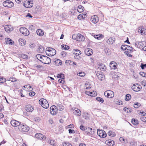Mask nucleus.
Segmentation results:
<instances>
[{
  "instance_id": "f8f14e48",
  "label": "nucleus",
  "mask_w": 146,
  "mask_h": 146,
  "mask_svg": "<svg viewBox=\"0 0 146 146\" xmlns=\"http://www.w3.org/2000/svg\"><path fill=\"white\" fill-rule=\"evenodd\" d=\"M35 137L37 139H38L40 140H45L46 139L45 136L43 134L40 133H36L35 135Z\"/></svg>"
},
{
  "instance_id": "a18cd8bd",
  "label": "nucleus",
  "mask_w": 146,
  "mask_h": 146,
  "mask_svg": "<svg viewBox=\"0 0 146 146\" xmlns=\"http://www.w3.org/2000/svg\"><path fill=\"white\" fill-rule=\"evenodd\" d=\"M9 80L11 82H15L17 80V79L13 77H11L9 78Z\"/></svg>"
},
{
  "instance_id": "f03ea898",
  "label": "nucleus",
  "mask_w": 146,
  "mask_h": 146,
  "mask_svg": "<svg viewBox=\"0 0 146 146\" xmlns=\"http://www.w3.org/2000/svg\"><path fill=\"white\" fill-rule=\"evenodd\" d=\"M39 102L42 106L44 108L47 109L49 107L48 102L44 99H40L39 101Z\"/></svg>"
},
{
  "instance_id": "393cba45",
  "label": "nucleus",
  "mask_w": 146,
  "mask_h": 146,
  "mask_svg": "<svg viewBox=\"0 0 146 146\" xmlns=\"http://www.w3.org/2000/svg\"><path fill=\"white\" fill-rule=\"evenodd\" d=\"M5 40L6 42V44L11 45L13 44V41L9 38H6Z\"/></svg>"
},
{
  "instance_id": "8fccbe9b",
  "label": "nucleus",
  "mask_w": 146,
  "mask_h": 146,
  "mask_svg": "<svg viewBox=\"0 0 146 146\" xmlns=\"http://www.w3.org/2000/svg\"><path fill=\"white\" fill-rule=\"evenodd\" d=\"M52 49H53L52 48H48L46 49V54H47V53L48 52H50Z\"/></svg>"
},
{
  "instance_id": "bf43d9fd",
  "label": "nucleus",
  "mask_w": 146,
  "mask_h": 146,
  "mask_svg": "<svg viewBox=\"0 0 146 146\" xmlns=\"http://www.w3.org/2000/svg\"><path fill=\"white\" fill-rule=\"evenodd\" d=\"M141 120L143 122L146 121V117L142 116L140 117Z\"/></svg>"
},
{
  "instance_id": "c03bdc74",
  "label": "nucleus",
  "mask_w": 146,
  "mask_h": 146,
  "mask_svg": "<svg viewBox=\"0 0 146 146\" xmlns=\"http://www.w3.org/2000/svg\"><path fill=\"white\" fill-rule=\"evenodd\" d=\"M131 98V95L129 94H128L126 95V98L125 100L127 101H129Z\"/></svg>"
},
{
  "instance_id": "37998d69",
  "label": "nucleus",
  "mask_w": 146,
  "mask_h": 146,
  "mask_svg": "<svg viewBox=\"0 0 146 146\" xmlns=\"http://www.w3.org/2000/svg\"><path fill=\"white\" fill-rule=\"evenodd\" d=\"M57 77L58 78L64 79V75L63 74H58L57 76Z\"/></svg>"
},
{
  "instance_id": "a19ab883",
  "label": "nucleus",
  "mask_w": 146,
  "mask_h": 146,
  "mask_svg": "<svg viewBox=\"0 0 146 146\" xmlns=\"http://www.w3.org/2000/svg\"><path fill=\"white\" fill-rule=\"evenodd\" d=\"M6 79L3 78V77H2L0 76V83H3L4 82H5L6 81Z\"/></svg>"
},
{
  "instance_id": "bb28decb",
  "label": "nucleus",
  "mask_w": 146,
  "mask_h": 146,
  "mask_svg": "<svg viewBox=\"0 0 146 146\" xmlns=\"http://www.w3.org/2000/svg\"><path fill=\"white\" fill-rule=\"evenodd\" d=\"M135 45L136 47L140 48H142L143 45V43L141 42H137L135 43Z\"/></svg>"
},
{
  "instance_id": "39448f33",
  "label": "nucleus",
  "mask_w": 146,
  "mask_h": 146,
  "mask_svg": "<svg viewBox=\"0 0 146 146\" xmlns=\"http://www.w3.org/2000/svg\"><path fill=\"white\" fill-rule=\"evenodd\" d=\"M73 52V53L76 55V56H74V58L75 59H77L78 60H79L81 58V57L80 56H78L81 54V52L80 50L77 49H74Z\"/></svg>"
},
{
  "instance_id": "423d86ee",
  "label": "nucleus",
  "mask_w": 146,
  "mask_h": 146,
  "mask_svg": "<svg viewBox=\"0 0 146 146\" xmlns=\"http://www.w3.org/2000/svg\"><path fill=\"white\" fill-rule=\"evenodd\" d=\"M19 31L21 33L25 36L28 35L29 34V31L24 27L20 28Z\"/></svg>"
},
{
  "instance_id": "69168bd1",
  "label": "nucleus",
  "mask_w": 146,
  "mask_h": 146,
  "mask_svg": "<svg viewBox=\"0 0 146 146\" xmlns=\"http://www.w3.org/2000/svg\"><path fill=\"white\" fill-rule=\"evenodd\" d=\"M80 129L82 131H84L85 129V127L83 125H81L80 126Z\"/></svg>"
},
{
  "instance_id": "4c0bfd02",
  "label": "nucleus",
  "mask_w": 146,
  "mask_h": 146,
  "mask_svg": "<svg viewBox=\"0 0 146 146\" xmlns=\"http://www.w3.org/2000/svg\"><path fill=\"white\" fill-rule=\"evenodd\" d=\"M57 109H58L60 111H62L64 109V107L62 105H59L57 106Z\"/></svg>"
},
{
  "instance_id": "5fc2aeb1",
  "label": "nucleus",
  "mask_w": 146,
  "mask_h": 146,
  "mask_svg": "<svg viewBox=\"0 0 146 146\" xmlns=\"http://www.w3.org/2000/svg\"><path fill=\"white\" fill-rule=\"evenodd\" d=\"M73 62V61H71L69 60H67L65 62L66 64H68L70 65H72V63Z\"/></svg>"
},
{
  "instance_id": "680f3d73",
  "label": "nucleus",
  "mask_w": 146,
  "mask_h": 146,
  "mask_svg": "<svg viewBox=\"0 0 146 146\" xmlns=\"http://www.w3.org/2000/svg\"><path fill=\"white\" fill-rule=\"evenodd\" d=\"M88 113H84V117L85 119H88Z\"/></svg>"
},
{
  "instance_id": "c85d7f7f",
  "label": "nucleus",
  "mask_w": 146,
  "mask_h": 146,
  "mask_svg": "<svg viewBox=\"0 0 146 146\" xmlns=\"http://www.w3.org/2000/svg\"><path fill=\"white\" fill-rule=\"evenodd\" d=\"M7 3L8 4H9L10 3L11 4V6L12 5H13V3L11 1L9 0H7L3 2V5L5 7H8V5H5Z\"/></svg>"
},
{
  "instance_id": "412c9836",
  "label": "nucleus",
  "mask_w": 146,
  "mask_h": 146,
  "mask_svg": "<svg viewBox=\"0 0 146 146\" xmlns=\"http://www.w3.org/2000/svg\"><path fill=\"white\" fill-rule=\"evenodd\" d=\"M86 132L87 134L89 135H92L94 133V131L92 130V128L88 127L86 129Z\"/></svg>"
},
{
  "instance_id": "6e6552de",
  "label": "nucleus",
  "mask_w": 146,
  "mask_h": 146,
  "mask_svg": "<svg viewBox=\"0 0 146 146\" xmlns=\"http://www.w3.org/2000/svg\"><path fill=\"white\" fill-rule=\"evenodd\" d=\"M23 6L26 8H30L33 6V2L32 1H25L23 3Z\"/></svg>"
},
{
  "instance_id": "13d9d810",
  "label": "nucleus",
  "mask_w": 146,
  "mask_h": 146,
  "mask_svg": "<svg viewBox=\"0 0 146 146\" xmlns=\"http://www.w3.org/2000/svg\"><path fill=\"white\" fill-rule=\"evenodd\" d=\"M49 143L51 145H54L55 144V142L53 140H51L48 141Z\"/></svg>"
},
{
  "instance_id": "7ed1b4c3",
  "label": "nucleus",
  "mask_w": 146,
  "mask_h": 146,
  "mask_svg": "<svg viewBox=\"0 0 146 146\" xmlns=\"http://www.w3.org/2000/svg\"><path fill=\"white\" fill-rule=\"evenodd\" d=\"M73 39L79 41H84V37L82 35L78 33L76 35H72Z\"/></svg>"
},
{
  "instance_id": "6ab92c4d",
  "label": "nucleus",
  "mask_w": 146,
  "mask_h": 146,
  "mask_svg": "<svg viewBox=\"0 0 146 146\" xmlns=\"http://www.w3.org/2000/svg\"><path fill=\"white\" fill-rule=\"evenodd\" d=\"M110 66L112 69H116L117 68V64L115 62L112 61L110 63Z\"/></svg>"
},
{
  "instance_id": "7c9ffc66",
  "label": "nucleus",
  "mask_w": 146,
  "mask_h": 146,
  "mask_svg": "<svg viewBox=\"0 0 146 146\" xmlns=\"http://www.w3.org/2000/svg\"><path fill=\"white\" fill-rule=\"evenodd\" d=\"M37 34L40 36H42L44 35V33L43 31L40 29L37 30L36 31Z\"/></svg>"
},
{
  "instance_id": "338daca9",
  "label": "nucleus",
  "mask_w": 146,
  "mask_h": 146,
  "mask_svg": "<svg viewBox=\"0 0 146 146\" xmlns=\"http://www.w3.org/2000/svg\"><path fill=\"white\" fill-rule=\"evenodd\" d=\"M35 93L33 92H31L29 93V94L31 96H34L35 94Z\"/></svg>"
},
{
  "instance_id": "6e6d98bb",
  "label": "nucleus",
  "mask_w": 146,
  "mask_h": 146,
  "mask_svg": "<svg viewBox=\"0 0 146 146\" xmlns=\"http://www.w3.org/2000/svg\"><path fill=\"white\" fill-rule=\"evenodd\" d=\"M21 57L22 58L25 59H27L28 58V56L27 55L25 54H23L22 55Z\"/></svg>"
},
{
  "instance_id": "2f4dec72",
  "label": "nucleus",
  "mask_w": 146,
  "mask_h": 146,
  "mask_svg": "<svg viewBox=\"0 0 146 146\" xmlns=\"http://www.w3.org/2000/svg\"><path fill=\"white\" fill-rule=\"evenodd\" d=\"M44 56V55H42L40 54H37L36 55V58L42 62V60L43 57Z\"/></svg>"
},
{
  "instance_id": "9d476101",
  "label": "nucleus",
  "mask_w": 146,
  "mask_h": 146,
  "mask_svg": "<svg viewBox=\"0 0 146 146\" xmlns=\"http://www.w3.org/2000/svg\"><path fill=\"white\" fill-rule=\"evenodd\" d=\"M42 61V63L45 64H48L51 62V61L50 59L46 56H43Z\"/></svg>"
},
{
  "instance_id": "4d7b16f0",
  "label": "nucleus",
  "mask_w": 146,
  "mask_h": 146,
  "mask_svg": "<svg viewBox=\"0 0 146 146\" xmlns=\"http://www.w3.org/2000/svg\"><path fill=\"white\" fill-rule=\"evenodd\" d=\"M84 7H83V8H77V11L80 13L83 12L84 11Z\"/></svg>"
},
{
  "instance_id": "58836bf2",
  "label": "nucleus",
  "mask_w": 146,
  "mask_h": 146,
  "mask_svg": "<svg viewBox=\"0 0 146 146\" xmlns=\"http://www.w3.org/2000/svg\"><path fill=\"white\" fill-rule=\"evenodd\" d=\"M61 47L63 49H64L65 50H68L69 48V46L67 45H61Z\"/></svg>"
},
{
  "instance_id": "603ef678",
  "label": "nucleus",
  "mask_w": 146,
  "mask_h": 146,
  "mask_svg": "<svg viewBox=\"0 0 146 146\" xmlns=\"http://www.w3.org/2000/svg\"><path fill=\"white\" fill-rule=\"evenodd\" d=\"M123 110L124 111H126L127 113H129L131 112V109L130 110V109L128 108H125L123 109Z\"/></svg>"
},
{
  "instance_id": "a211bd4d",
  "label": "nucleus",
  "mask_w": 146,
  "mask_h": 146,
  "mask_svg": "<svg viewBox=\"0 0 146 146\" xmlns=\"http://www.w3.org/2000/svg\"><path fill=\"white\" fill-rule=\"evenodd\" d=\"M106 143L110 146H113L115 144L114 141L111 139H108L106 141Z\"/></svg>"
},
{
  "instance_id": "de8ad7c7",
  "label": "nucleus",
  "mask_w": 146,
  "mask_h": 146,
  "mask_svg": "<svg viewBox=\"0 0 146 146\" xmlns=\"http://www.w3.org/2000/svg\"><path fill=\"white\" fill-rule=\"evenodd\" d=\"M99 80H100L102 81L103 80V78L104 77V75L102 74H100L97 77Z\"/></svg>"
},
{
  "instance_id": "dca6fc26",
  "label": "nucleus",
  "mask_w": 146,
  "mask_h": 146,
  "mask_svg": "<svg viewBox=\"0 0 146 146\" xmlns=\"http://www.w3.org/2000/svg\"><path fill=\"white\" fill-rule=\"evenodd\" d=\"M138 32L139 33H140L142 35H146V29H144L141 27L138 28Z\"/></svg>"
},
{
  "instance_id": "3c124183",
  "label": "nucleus",
  "mask_w": 146,
  "mask_h": 146,
  "mask_svg": "<svg viewBox=\"0 0 146 146\" xmlns=\"http://www.w3.org/2000/svg\"><path fill=\"white\" fill-rule=\"evenodd\" d=\"M130 144L131 146H136L137 145L136 143L133 141H131Z\"/></svg>"
},
{
  "instance_id": "9b49d317",
  "label": "nucleus",
  "mask_w": 146,
  "mask_h": 146,
  "mask_svg": "<svg viewBox=\"0 0 146 146\" xmlns=\"http://www.w3.org/2000/svg\"><path fill=\"white\" fill-rule=\"evenodd\" d=\"M11 125L13 127H16L19 126L21 122L15 119H12L10 122Z\"/></svg>"
},
{
  "instance_id": "49530a36",
  "label": "nucleus",
  "mask_w": 146,
  "mask_h": 146,
  "mask_svg": "<svg viewBox=\"0 0 146 146\" xmlns=\"http://www.w3.org/2000/svg\"><path fill=\"white\" fill-rule=\"evenodd\" d=\"M96 100L98 101L101 103H103L104 102L103 99L101 97H97L96 98Z\"/></svg>"
},
{
  "instance_id": "72a5a7b5",
  "label": "nucleus",
  "mask_w": 146,
  "mask_h": 146,
  "mask_svg": "<svg viewBox=\"0 0 146 146\" xmlns=\"http://www.w3.org/2000/svg\"><path fill=\"white\" fill-rule=\"evenodd\" d=\"M131 123L134 125H137L138 124V122L137 119H132L131 121Z\"/></svg>"
},
{
  "instance_id": "c9c22d12",
  "label": "nucleus",
  "mask_w": 146,
  "mask_h": 146,
  "mask_svg": "<svg viewBox=\"0 0 146 146\" xmlns=\"http://www.w3.org/2000/svg\"><path fill=\"white\" fill-rule=\"evenodd\" d=\"M108 135L111 137H114L115 136V133L111 131H109L108 133Z\"/></svg>"
},
{
  "instance_id": "0eeeda50",
  "label": "nucleus",
  "mask_w": 146,
  "mask_h": 146,
  "mask_svg": "<svg viewBox=\"0 0 146 146\" xmlns=\"http://www.w3.org/2000/svg\"><path fill=\"white\" fill-rule=\"evenodd\" d=\"M132 89L135 92H138L141 89V86L138 84H133L131 87Z\"/></svg>"
},
{
  "instance_id": "774afa93",
  "label": "nucleus",
  "mask_w": 146,
  "mask_h": 146,
  "mask_svg": "<svg viewBox=\"0 0 146 146\" xmlns=\"http://www.w3.org/2000/svg\"><path fill=\"white\" fill-rule=\"evenodd\" d=\"M63 146H72V145L69 143H65L63 145Z\"/></svg>"
},
{
  "instance_id": "ea45409f",
  "label": "nucleus",
  "mask_w": 146,
  "mask_h": 146,
  "mask_svg": "<svg viewBox=\"0 0 146 146\" xmlns=\"http://www.w3.org/2000/svg\"><path fill=\"white\" fill-rule=\"evenodd\" d=\"M127 52H131V51H132L133 50V48L132 47H130L129 46H128V47L127 48Z\"/></svg>"
},
{
  "instance_id": "cd10ccee",
  "label": "nucleus",
  "mask_w": 146,
  "mask_h": 146,
  "mask_svg": "<svg viewBox=\"0 0 146 146\" xmlns=\"http://www.w3.org/2000/svg\"><path fill=\"white\" fill-rule=\"evenodd\" d=\"M38 50L39 52L42 53L44 51V49L43 47L41 45H40L38 48Z\"/></svg>"
},
{
  "instance_id": "aec40b11",
  "label": "nucleus",
  "mask_w": 146,
  "mask_h": 146,
  "mask_svg": "<svg viewBox=\"0 0 146 146\" xmlns=\"http://www.w3.org/2000/svg\"><path fill=\"white\" fill-rule=\"evenodd\" d=\"M4 29L6 31L9 32L12 31L13 30V28L10 25H6L5 26Z\"/></svg>"
},
{
  "instance_id": "c756f323",
  "label": "nucleus",
  "mask_w": 146,
  "mask_h": 146,
  "mask_svg": "<svg viewBox=\"0 0 146 146\" xmlns=\"http://www.w3.org/2000/svg\"><path fill=\"white\" fill-rule=\"evenodd\" d=\"M75 110L74 113H75L77 115L80 116L81 114V112L79 109H75Z\"/></svg>"
},
{
  "instance_id": "20e7f679",
  "label": "nucleus",
  "mask_w": 146,
  "mask_h": 146,
  "mask_svg": "<svg viewBox=\"0 0 146 146\" xmlns=\"http://www.w3.org/2000/svg\"><path fill=\"white\" fill-rule=\"evenodd\" d=\"M105 96L108 98H111L114 96L113 92L111 90H108L106 91L104 93Z\"/></svg>"
},
{
  "instance_id": "4468645a",
  "label": "nucleus",
  "mask_w": 146,
  "mask_h": 146,
  "mask_svg": "<svg viewBox=\"0 0 146 146\" xmlns=\"http://www.w3.org/2000/svg\"><path fill=\"white\" fill-rule=\"evenodd\" d=\"M25 110L28 112H31L34 110V107L31 105H27L25 106Z\"/></svg>"
},
{
  "instance_id": "e2e57ef3",
  "label": "nucleus",
  "mask_w": 146,
  "mask_h": 146,
  "mask_svg": "<svg viewBox=\"0 0 146 146\" xmlns=\"http://www.w3.org/2000/svg\"><path fill=\"white\" fill-rule=\"evenodd\" d=\"M95 92L93 91V92H90V94L89 96H95Z\"/></svg>"
},
{
  "instance_id": "ddd939ff",
  "label": "nucleus",
  "mask_w": 146,
  "mask_h": 146,
  "mask_svg": "<svg viewBox=\"0 0 146 146\" xmlns=\"http://www.w3.org/2000/svg\"><path fill=\"white\" fill-rule=\"evenodd\" d=\"M57 107L56 106L53 105L51 106L50 108V111L51 114L54 115L57 113Z\"/></svg>"
},
{
  "instance_id": "e433bc0d",
  "label": "nucleus",
  "mask_w": 146,
  "mask_h": 146,
  "mask_svg": "<svg viewBox=\"0 0 146 146\" xmlns=\"http://www.w3.org/2000/svg\"><path fill=\"white\" fill-rule=\"evenodd\" d=\"M24 87L25 88H27V90L29 91L32 90L33 88L30 85H27L24 86Z\"/></svg>"
},
{
  "instance_id": "4be33fe9",
  "label": "nucleus",
  "mask_w": 146,
  "mask_h": 146,
  "mask_svg": "<svg viewBox=\"0 0 146 146\" xmlns=\"http://www.w3.org/2000/svg\"><path fill=\"white\" fill-rule=\"evenodd\" d=\"M98 67L102 71H105L106 69V67L105 65L102 63H99L98 64Z\"/></svg>"
},
{
  "instance_id": "79ce46f5",
  "label": "nucleus",
  "mask_w": 146,
  "mask_h": 146,
  "mask_svg": "<svg viewBox=\"0 0 146 146\" xmlns=\"http://www.w3.org/2000/svg\"><path fill=\"white\" fill-rule=\"evenodd\" d=\"M85 15H86L85 14L84 16L83 14H80L78 15V18L80 20H81L82 19H84L85 18L84 16Z\"/></svg>"
},
{
  "instance_id": "052dcab7",
  "label": "nucleus",
  "mask_w": 146,
  "mask_h": 146,
  "mask_svg": "<svg viewBox=\"0 0 146 146\" xmlns=\"http://www.w3.org/2000/svg\"><path fill=\"white\" fill-rule=\"evenodd\" d=\"M29 28L31 30H34L35 27L33 25H31L29 26Z\"/></svg>"
},
{
  "instance_id": "a878e982",
  "label": "nucleus",
  "mask_w": 146,
  "mask_h": 146,
  "mask_svg": "<svg viewBox=\"0 0 146 146\" xmlns=\"http://www.w3.org/2000/svg\"><path fill=\"white\" fill-rule=\"evenodd\" d=\"M56 54V51L54 49H52L50 52H48L47 53V54H46L48 56H52L55 55Z\"/></svg>"
},
{
  "instance_id": "864d4df0",
  "label": "nucleus",
  "mask_w": 146,
  "mask_h": 146,
  "mask_svg": "<svg viewBox=\"0 0 146 146\" xmlns=\"http://www.w3.org/2000/svg\"><path fill=\"white\" fill-rule=\"evenodd\" d=\"M77 75L81 77H83L85 75V74L84 72H80Z\"/></svg>"
},
{
  "instance_id": "09e8293b",
  "label": "nucleus",
  "mask_w": 146,
  "mask_h": 146,
  "mask_svg": "<svg viewBox=\"0 0 146 146\" xmlns=\"http://www.w3.org/2000/svg\"><path fill=\"white\" fill-rule=\"evenodd\" d=\"M141 106L140 104L139 103H138V102L136 103H135L134 104V107L136 108H137L139 106Z\"/></svg>"
},
{
  "instance_id": "b1692460",
  "label": "nucleus",
  "mask_w": 146,
  "mask_h": 146,
  "mask_svg": "<svg viewBox=\"0 0 146 146\" xmlns=\"http://www.w3.org/2000/svg\"><path fill=\"white\" fill-rule=\"evenodd\" d=\"M92 36L98 40H100L103 38L104 37V36L102 34L95 35L94 34H92Z\"/></svg>"
},
{
  "instance_id": "1a4fd4ad",
  "label": "nucleus",
  "mask_w": 146,
  "mask_h": 146,
  "mask_svg": "<svg viewBox=\"0 0 146 146\" xmlns=\"http://www.w3.org/2000/svg\"><path fill=\"white\" fill-rule=\"evenodd\" d=\"M97 134L100 137L102 138L105 137L107 135V134L104 131L98 129L97 131Z\"/></svg>"
},
{
  "instance_id": "f704fd0d",
  "label": "nucleus",
  "mask_w": 146,
  "mask_h": 146,
  "mask_svg": "<svg viewBox=\"0 0 146 146\" xmlns=\"http://www.w3.org/2000/svg\"><path fill=\"white\" fill-rule=\"evenodd\" d=\"M128 46L125 45H123L121 46V48L123 50L125 51V53L127 52V49Z\"/></svg>"
},
{
  "instance_id": "f257e3e1",
  "label": "nucleus",
  "mask_w": 146,
  "mask_h": 146,
  "mask_svg": "<svg viewBox=\"0 0 146 146\" xmlns=\"http://www.w3.org/2000/svg\"><path fill=\"white\" fill-rule=\"evenodd\" d=\"M19 130L21 132H28L29 130V127L26 124L23 123H21L18 127Z\"/></svg>"
},
{
  "instance_id": "473e14b6",
  "label": "nucleus",
  "mask_w": 146,
  "mask_h": 146,
  "mask_svg": "<svg viewBox=\"0 0 146 146\" xmlns=\"http://www.w3.org/2000/svg\"><path fill=\"white\" fill-rule=\"evenodd\" d=\"M19 41L22 45H25L26 44V42L25 40L23 39L20 38Z\"/></svg>"
},
{
  "instance_id": "5701e85b",
  "label": "nucleus",
  "mask_w": 146,
  "mask_h": 146,
  "mask_svg": "<svg viewBox=\"0 0 146 146\" xmlns=\"http://www.w3.org/2000/svg\"><path fill=\"white\" fill-rule=\"evenodd\" d=\"M115 38L110 37L107 40L106 42L110 45H112L115 42Z\"/></svg>"
},
{
  "instance_id": "2eb2a0df",
  "label": "nucleus",
  "mask_w": 146,
  "mask_h": 146,
  "mask_svg": "<svg viewBox=\"0 0 146 146\" xmlns=\"http://www.w3.org/2000/svg\"><path fill=\"white\" fill-rule=\"evenodd\" d=\"M85 54L88 56L91 55L93 54V51L92 49L90 48H86L84 50Z\"/></svg>"
},
{
  "instance_id": "0e129e2a",
  "label": "nucleus",
  "mask_w": 146,
  "mask_h": 146,
  "mask_svg": "<svg viewBox=\"0 0 146 146\" xmlns=\"http://www.w3.org/2000/svg\"><path fill=\"white\" fill-rule=\"evenodd\" d=\"M67 55L66 53L64 51H62L61 52V55L63 57H65Z\"/></svg>"
},
{
  "instance_id": "f3484780",
  "label": "nucleus",
  "mask_w": 146,
  "mask_h": 146,
  "mask_svg": "<svg viewBox=\"0 0 146 146\" xmlns=\"http://www.w3.org/2000/svg\"><path fill=\"white\" fill-rule=\"evenodd\" d=\"M90 20L94 24L96 23L98 21V18L96 15L92 16Z\"/></svg>"
}]
</instances>
